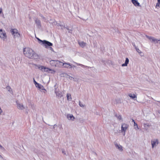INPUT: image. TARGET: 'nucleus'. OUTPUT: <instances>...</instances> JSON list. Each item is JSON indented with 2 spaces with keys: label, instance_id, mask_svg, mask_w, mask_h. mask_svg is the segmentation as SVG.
I'll return each instance as SVG.
<instances>
[{
  "label": "nucleus",
  "instance_id": "a19ab883",
  "mask_svg": "<svg viewBox=\"0 0 160 160\" xmlns=\"http://www.w3.org/2000/svg\"><path fill=\"white\" fill-rule=\"evenodd\" d=\"M54 21L55 20H54ZM52 24H57V22H55V21H54L53 22H52Z\"/></svg>",
  "mask_w": 160,
  "mask_h": 160
},
{
  "label": "nucleus",
  "instance_id": "1a4fd4ad",
  "mask_svg": "<svg viewBox=\"0 0 160 160\" xmlns=\"http://www.w3.org/2000/svg\"><path fill=\"white\" fill-rule=\"evenodd\" d=\"M146 37L148 38L149 40H151L152 41L155 43H158V41H160V40H158L152 37H149L147 35H146Z\"/></svg>",
  "mask_w": 160,
  "mask_h": 160
},
{
  "label": "nucleus",
  "instance_id": "6e6552de",
  "mask_svg": "<svg viewBox=\"0 0 160 160\" xmlns=\"http://www.w3.org/2000/svg\"><path fill=\"white\" fill-rule=\"evenodd\" d=\"M55 90L54 92L56 93V97L58 98H60L62 96V92L60 91H57L56 88H55Z\"/></svg>",
  "mask_w": 160,
  "mask_h": 160
},
{
  "label": "nucleus",
  "instance_id": "dca6fc26",
  "mask_svg": "<svg viewBox=\"0 0 160 160\" xmlns=\"http://www.w3.org/2000/svg\"><path fill=\"white\" fill-rule=\"evenodd\" d=\"M129 61V59L128 58H126L125 62L124 63L122 64V67L127 66L128 65V63Z\"/></svg>",
  "mask_w": 160,
  "mask_h": 160
},
{
  "label": "nucleus",
  "instance_id": "20e7f679",
  "mask_svg": "<svg viewBox=\"0 0 160 160\" xmlns=\"http://www.w3.org/2000/svg\"><path fill=\"white\" fill-rule=\"evenodd\" d=\"M129 127L128 125L125 123H122L121 126V131L122 132H125Z\"/></svg>",
  "mask_w": 160,
  "mask_h": 160
},
{
  "label": "nucleus",
  "instance_id": "9b49d317",
  "mask_svg": "<svg viewBox=\"0 0 160 160\" xmlns=\"http://www.w3.org/2000/svg\"><path fill=\"white\" fill-rule=\"evenodd\" d=\"M67 118L69 120L74 121L75 119V118L73 115L70 114H67Z\"/></svg>",
  "mask_w": 160,
  "mask_h": 160
},
{
  "label": "nucleus",
  "instance_id": "c03bdc74",
  "mask_svg": "<svg viewBox=\"0 0 160 160\" xmlns=\"http://www.w3.org/2000/svg\"><path fill=\"white\" fill-rule=\"evenodd\" d=\"M76 66L74 65H72V68H75Z\"/></svg>",
  "mask_w": 160,
  "mask_h": 160
},
{
  "label": "nucleus",
  "instance_id": "2eb2a0df",
  "mask_svg": "<svg viewBox=\"0 0 160 160\" xmlns=\"http://www.w3.org/2000/svg\"><path fill=\"white\" fill-rule=\"evenodd\" d=\"M132 2L135 6H140L139 3L136 0H132Z\"/></svg>",
  "mask_w": 160,
  "mask_h": 160
},
{
  "label": "nucleus",
  "instance_id": "37998d69",
  "mask_svg": "<svg viewBox=\"0 0 160 160\" xmlns=\"http://www.w3.org/2000/svg\"><path fill=\"white\" fill-rule=\"evenodd\" d=\"M2 9L1 8H0V14L2 13Z\"/></svg>",
  "mask_w": 160,
  "mask_h": 160
},
{
  "label": "nucleus",
  "instance_id": "6ab92c4d",
  "mask_svg": "<svg viewBox=\"0 0 160 160\" xmlns=\"http://www.w3.org/2000/svg\"><path fill=\"white\" fill-rule=\"evenodd\" d=\"M136 51L139 54H140V55L141 57H142L144 56V55L142 52L139 49V48H136V49H135Z\"/></svg>",
  "mask_w": 160,
  "mask_h": 160
},
{
  "label": "nucleus",
  "instance_id": "4be33fe9",
  "mask_svg": "<svg viewBox=\"0 0 160 160\" xmlns=\"http://www.w3.org/2000/svg\"><path fill=\"white\" fill-rule=\"evenodd\" d=\"M115 116L119 120H122V117L121 115L116 113L115 114Z\"/></svg>",
  "mask_w": 160,
  "mask_h": 160
},
{
  "label": "nucleus",
  "instance_id": "c85d7f7f",
  "mask_svg": "<svg viewBox=\"0 0 160 160\" xmlns=\"http://www.w3.org/2000/svg\"><path fill=\"white\" fill-rule=\"evenodd\" d=\"M59 26L61 27V28L63 29V28H66V29L68 30H69V29L67 28H66L65 26H63L62 25H60Z\"/></svg>",
  "mask_w": 160,
  "mask_h": 160
},
{
  "label": "nucleus",
  "instance_id": "cd10ccee",
  "mask_svg": "<svg viewBox=\"0 0 160 160\" xmlns=\"http://www.w3.org/2000/svg\"><path fill=\"white\" fill-rule=\"evenodd\" d=\"M160 5V0H158V3L156 5V8L157 7H159Z\"/></svg>",
  "mask_w": 160,
  "mask_h": 160
},
{
  "label": "nucleus",
  "instance_id": "ddd939ff",
  "mask_svg": "<svg viewBox=\"0 0 160 160\" xmlns=\"http://www.w3.org/2000/svg\"><path fill=\"white\" fill-rule=\"evenodd\" d=\"M64 67L68 68H72V65L69 63H64L63 64Z\"/></svg>",
  "mask_w": 160,
  "mask_h": 160
},
{
  "label": "nucleus",
  "instance_id": "49530a36",
  "mask_svg": "<svg viewBox=\"0 0 160 160\" xmlns=\"http://www.w3.org/2000/svg\"><path fill=\"white\" fill-rule=\"evenodd\" d=\"M0 158H2V157L0 155Z\"/></svg>",
  "mask_w": 160,
  "mask_h": 160
},
{
  "label": "nucleus",
  "instance_id": "a211bd4d",
  "mask_svg": "<svg viewBox=\"0 0 160 160\" xmlns=\"http://www.w3.org/2000/svg\"><path fill=\"white\" fill-rule=\"evenodd\" d=\"M78 43L79 45L82 48H84L86 45V43L83 42H78Z\"/></svg>",
  "mask_w": 160,
  "mask_h": 160
},
{
  "label": "nucleus",
  "instance_id": "e433bc0d",
  "mask_svg": "<svg viewBox=\"0 0 160 160\" xmlns=\"http://www.w3.org/2000/svg\"><path fill=\"white\" fill-rule=\"evenodd\" d=\"M40 16L43 19H46L45 18V17H44L42 15L40 14Z\"/></svg>",
  "mask_w": 160,
  "mask_h": 160
},
{
  "label": "nucleus",
  "instance_id": "7c9ffc66",
  "mask_svg": "<svg viewBox=\"0 0 160 160\" xmlns=\"http://www.w3.org/2000/svg\"><path fill=\"white\" fill-rule=\"evenodd\" d=\"M6 88L8 90V91H9V92H10L11 91H11H12V89L10 88V87L9 86H7V87H6Z\"/></svg>",
  "mask_w": 160,
  "mask_h": 160
},
{
  "label": "nucleus",
  "instance_id": "f3484780",
  "mask_svg": "<svg viewBox=\"0 0 160 160\" xmlns=\"http://www.w3.org/2000/svg\"><path fill=\"white\" fill-rule=\"evenodd\" d=\"M128 95L131 98L134 100H135L134 99L137 98V96L134 94L129 93Z\"/></svg>",
  "mask_w": 160,
  "mask_h": 160
},
{
  "label": "nucleus",
  "instance_id": "09e8293b",
  "mask_svg": "<svg viewBox=\"0 0 160 160\" xmlns=\"http://www.w3.org/2000/svg\"><path fill=\"white\" fill-rule=\"evenodd\" d=\"M54 87L55 88V87H56V85H55L54 86Z\"/></svg>",
  "mask_w": 160,
  "mask_h": 160
},
{
  "label": "nucleus",
  "instance_id": "0eeeda50",
  "mask_svg": "<svg viewBox=\"0 0 160 160\" xmlns=\"http://www.w3.org/2000/svg\"><path fill=\"white\" fill-rule=\"evenodd\" d=\"M152 148L155 147L158 144V140L157 139L152 140L151 141Z\"/></svg>",
  "mask_w": 160,
  "mask_h": 160
},
{
  "label": "nucleus",
  "instance_id": "5701e85b",
  "mask_svg": "<svg viewBox=\"0 0 160 160\" xmlns=\"http://www.w3.org/2000/svg\"><path fill=\"white\" fill-rule=\"evenodd\" d=\"M11 32L13 35L18 32V30L15 29H12L11 30Z\"/></svg>",
  "mask_w": 160,
  "mask_h": 160
},
{
  "label": "nucleus",
  "instance_id": "79ce46f5",
  "mask_svg": "<svg viewBox=\"0 0 160 160\" xmlns=\"http://www.w3.org/2000/svg\"><path fill=\"white\" fill-rule=\"evenodd\" d=\"M49 49H50L51 50V51H53V48H52V47H49Z\"/></svg>",
  "mask_w": 160,
  "mask_h": 160
},
{
  "label": "nucleus",
  "instance_id": "39448f33",
  "mask_svg": "<svg viewBox=\"0 0 160 160\" xmlns=\"http://www.w3.org/2000/svg\"><path fill=\"white\" fill-rule=\"evenodd\" d=\"M42 44L46 48H48V46H52V43L45 40L43 41Z\"/></svg>",
  "mask_w": 160,
  "mask_h": 160
},
{
  "label": "nucleus",
  "instance_id": "473e14b6",
  "mask_svg": "<svg viewBox=\"0 0 160 160\" xmlns=\"http://www.w3.org/2000/svg\"><path fill=\"white\" fill-rule=\"evenodd\" d=\"M134 126H136V128H137L138 129V124H137L136 123H135V122H134Z\"/></svg>",
  "mask_w": 160,
  "mask_h": 160
},
{
  "label": "nucleus",
  "instance_id": "393cba45",
  "mask_svg": "<svg viewBox=\"0 0 160 160\" xmlns=\"http://www.w3.org/2000/svg\"><path fill=\"white\" fill-rule=\"evenodd\" d=\"M14 37L15 38H19L20 37V34L18 32L16 33L15 34L13 35Z\"/></svg>",
  "mask_w": 160,
  "mask_h": 160
},
{
  "label": "nucleus",
  "instance_id": "9d476101",
  "mask_svg": "<svg viewBox=\"0 0 160 160\" xmlns=\"http://www.w3.org/2000/svg\"><path fill=\"white\" fill-rule=\"evenodd\" d=\"M35 21L37 27L40 28L41 27L40 21L38 18H36Z\"/></svg>",
  "mask_w": 160,
  "mask_h": 160
},
{
  "label": "nucleus",
  "instance_id": "f03ea898",
  "mask_svg": "<svg viewBox=\"0 0 160 160\" xmlns=\"http://www.w3.org/2000/svg\"><path fill=\"white\" fill-rule=\"evenodd\" d=\"M34 65L36 66V68H38L41 70L42 72H48L49 71H52L51 69L40 65L35 64Z\"/></svg>",
  "mask_w": 160,
  "mask_h": 160
},
{
  "label": "nucleus",
  "instance_id": "4c0bfd02",
  "mask_svg": "<svg viewBox=\"0 0 160 160\" xmlns=\"http://www.w3.org/2000/svg\"><path fill=\"white\" fill-rule=\"evenodd\" d=\"M2 109H1V108H0V115L2 114Z\"/></svg>",
  "mask_w": 160,
  "mask_h": 160
},
{
  "label": "nucleus",
  "instance_id": "7ed1b4c3",
  "mask_svg": "<svg viewBox=\"0 0 160 160\" xmlns=\"http://www.w3.org/2000/svg\"><path fill=\"white\" fill-rule=\"evenodd\" d=\"M0 37L5 40L7 38V35L5 31L2 29H0Z\"/></svg>",
  "mask_w": 160,
  "mask_h": 160
},
{
  "label": "nucleus",
  "instance_id": "58836bf2",
  "mask_svg": "<svg viewBox=\"0 0 160 160\" xmlns=\"http://www.w3.org/2000/svg\"><path fill=\"white\" fill-rule=\"evenodd\" d=\"M62 152L63 154H66V153L65 151L64 150H62Z\"/></svg>",
  "mask_w": 160,
  "mask_h": 160
},
{
  "label": "nucleus",
  "instance_id": "f8f14e48",
  "mask_svg": "<svg viewBox=\"0 0 160 160\" xmlns=\"http://www.w3.org/2000/svg\"><path fill=\"white\" fill-rule=\"evenodd\" d=\"M143 129L145 131H147L148 130V128L150 126V125L148 123H144L143 124Z\"/></svg>",
  "mask_w": 160,
  "mask_h": 160
},
{
  "label": "nucleus",
  "instance_id": "b1692460",
  "mask_svg": "<svg viewBox=\"0 0 160 160\" xmlns=\"http://www.w3.org/2000/svg\"><path fill=\"white\" fill-rule=\"evenodd\" d=\"M67 99L68 100H71L72 98L71 94L70 93H68L67 95Z\"/></svg>",
  "mask_w": 160,
  "mask_h": 160
},
{
  "label": "nucleus",
  "instance_id": "de8ad7c7",
  "mask_svg": "<svg viewBox=\"0 0 160 160\" xmlns=\"http://www.w3.org/2000/svg\"><path fill=\"white\" fill-rule=\"evenodd\" d=\"M124 132L123 135H125V132Z\"/></svg>",
  "mask_w": 160,
  "mask_h": 160
},
{
  "label": "nucleus",
  "instance_id": "bb28decb",
  "mask_svg": "<svg viewBox=\"0 0 160 160\" xmlns=\"http://www.w3.org/2000/svg\"><path fill=\"white\" fill-rule=\"evenodd\" d=\"M79 104L80 106L81 107H84L85 106V105L81 103L80 101H79Z\"/></svg>",
  "mask_w": 160,
  "mask_h": 160
},
{
  "label": "nucleus",
  "instance_id": "c756f323",
  "mask_svg": "<svg viewBox=\"0 0 160 160\" xmlns=\"http://www.w3.org/2000/svg\"><path fill=\"white\" fill-rule=\"evenodd\" d=\"M116 103H120L121 102V100L120 99H117L115 100Z\"/></svg>",
  "mask_w": 160,
  "mask_h": 160
},
{
  "label": "nucleus",
  "instance_id": "aec40b11",
  "mask_svg": "<svg viewBox=\"0 0 160 160\" xmlns=\"http://www.w3.org/2000/svg\"><path fill=\"white\" fill-rule=\"evenodd\" d=\"M58 62H59V61L51 60L50 62V64L54 66L56 65L55 62L58 63Z\"/></svg>",
  "mask_w": 160,
  "mask_h": 160
},
{
  "label": "nucleus",
  "instance_id": "f257e3e1",
  "mask_svg": "<svg viewBox=\"0 0 160 160\" xmlns=\"http://www.w3.org/2000/svg\"><path fill=\"white\" fill-rule=\"evenodd\" d=\"M23 53L25 56L29 58L37 59L38 55L31 48H25L23 50Z\"/></svg>",
  "mask_w": 160,
  "mask_h": 160
},
{
  "label": "nucleus",
  "instance_id": "ea45409f",
  "mask_svg": "<svg viewBox=\"0 0 160 160\" xmlns=\"http://www.w3.org/2000/svg\"><path fill=\"white\" fill-rule=\"evenodd\" d=\"M0 148L2 150H4V148L0 145Z\"/></svg>",
  "mask_w": 160,
  "mask_h": 160
},
{
  "label": "nucleus",
  "instance_id": "f704fd0d",
  "mask_svg": "<svg viewBox=\"0 0 160 160\" xmlns=\"http://www.w3.org/2000/svg\"><path fill=\"white\" fill-rule=\"evenodd\" d=\"M34 83L35 84V85H36H36H37L38 84V83L34 79Z\"/></svg>",
  "mask_w": 160,
  "mask_h": 160
},
{
  "label": "nucleus",
  "instance_id": "412c9836",
  "mask_svg": "<svg viewBox=\"0 0 160 160\" xmlns=\"http://www.w3.org/2000/svg\"><path fill=\"white\" fill-rule=\"evenodd\" d=\"M115 146H116V148L118 149L119 150L121 151L122 150V146L119 145L118 144H115Z\"/></svg>",
  "mask_w": 160,
  "mask_h": 160
},
{
  "label": "nucleus",
  "instance_id": "c9c22d12",
  "mask_svg": "<svg viewBox=\"0 0 160 160\" xmlns=\"http://www.w3.org/2000/svg\"><path fill=\"white\" fill-rule=\"evenodd\" d=\"M132 45L135 48V49H136V48H137V47H136V45H135V43H132Z\"/></svg>",
  "mask_w": 160,
  "mask_h": 160
},
{
  "label": "nucleus",
  "instance_id": "2f4dec72",
  "mask_svg": "<svg viewBox=\"0 0 160 160\" xmlns=\"http://www.w3.org/2000/svg\"><path fill=\"white\" fill-rule=\"evenodd\" d=\"M37 39L38 40V41H39V43H42L43 42V41L40 40V39H39V38H37Z\"/></svg>",
  "mask_w": 160,
  "mask_h": 160
},
{
  "label": "nucleus",
  "instance_id": "72a5a7b5",
  "mask_svg": "<svg viewBox=\"0 0 160 160\" xmlns=\"http://www.w3.org/2000/svg\"><path fill=\"white\" fill-rule=\"evenodd\" d=\"M74 63H76V64H77L78 65L80 66H84L83 65H82V64H79V63H78L75 62H74Z\"/></svg>",
  "mask_w": 160,
  "mask_h": 160
},
{
  "label": "nucleus",
  "instance_id": "4468645a",
  "mask_svg": "<svg viewBox=\"0 0 160 160\" xmlns=\"http://www.w3.org/2000/svg\"><path fill=\"white\" fill-rule=\"evenodd\" d=\"M36 87H38L39 89H40L42 90H44V93H45L46 91L45 89L44 88V87L41 84H39V83L37 85H36Z\"/></svg>",
  "mask_w": 160,
  "mask_h": 160
},
{
  "label": "nucleus",
  "instance_id": "a18cd8bd",
  "mask_svg": "<svg viewBox=\"0 0 160 160\" xmlns=\"http://www.w3.org/2000/svg\"><path fill=\"white\" fill-rule=\"evenodd\" d=\"M132 122H133L134 123V122H135L134 120L133 119H132Z\"/></svg>",
  "mask_w": 160,
  "mask_h": 160
},
{
  "label": "nucleus",
  "instance_id": "a878e982",
  "mask_svg": "<svg viewBox=\"0 0 160 160\" xmlns=\"http://www.w3.org/2000/svg\"><path fill=\"white\" fill-rule=\"evenodd\" d=\"M67 78H69V79L72 80V79H73V81H75V80L74 79V78H73L72 77L69 75H67Z\"/></svg>",
  "mask_w": 160,
  "mask_h": 160
},
{
  "label": "nucleus",
  "instance_id": "423d86ee",
  "mask_svg": "<svg viewBox=\"0 0 160 160\" xmlns=\"http://www.w3.org/2000/svg\"><path fill=\"white\" fill-rule=\"evenodd\" d=\"M17 106V108L19 110H23L25 109V108L22 103H19L18 101H16Z\"/></svg>",
  "mask_w": 160,
  "mask_h": 160
}]
</instances>
